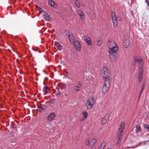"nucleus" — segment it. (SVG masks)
Returning a JSON list of instances; mask_svg holds the SVG:
<instances>
[{
	"instance_id": "obj_7",
	"label": "nucleus",
	"mask_w": 149,
	"mask_h": 149,
	"mask_svg": "<svg viewBox=\"0 0 149 149\" xmlns=\"http://www.w3.org/2000/svg\"><path fill=\"white\" fill-rule=\"evenodd\" d=\"M111 15L112 19V20L113 23V24L114 26H116L117 24V19L119 21H120L121 19H118V18L117 19L115 13L114 12H112L111 13Z\"/></svg>"
},
{
	"instance_id": "obj_10",
	"label": "nucleus",
	"mask_w": 149,
	"mask_h": 149,
	"mask_svg": "<svg viewBox=\"0 0 149 149\" xmlns=\"http://www.w3.org/2000/svg\"><path fill=\"white\" fill-rule=\"evenodd\" d=\"M82 87V84L81 81H78L77 86H74L73 88V90L74 92L79 91L81 89Z\"/></svg>"
},
{
	"instance_id": "obj_12",
	"label": "nucleus",
	"mask_w": 149,
	"mask_h": 149,
	"mask_svg": "<svg viewBox=\"0 0 149 149\" xmlns=\"http://www.w3.org/2000/svg\"><path fill=\"white\" fill-rule=\"evenodd\" d=\"M67 32H68V31L66 30L65 33L66 34V35L68 37L70 40V41L71 42H73L75 40H74V38L72 34L71 33L68 34L67 33H66Z\"/></svg>"
},
{
	"instance_id": "obj_2",
	"label": "nucleus",
	"mask_w": 149,
	"mask_h": 149,
	"mask_svg": "<svg viewBox=\"0 0 149 149\" xmlns=\"http://www.w3.org/2000/svg\"><path fill=\"white\" fill-rule=\"evenodd\" d=\"M101 72L102 77L104 78V80H110L109 71L107 67L105 66L103 67L102 68Z\"/></svg>"
},
{
	"instance_id": "obj_1",
	"label": "nucleus",
	"mask_w": 149,
	"mask_h": 149,
	"mask_svg": "<svg viewBox=\"0 0 149 149\" xmlns=\"http://www.w3.org/2000/svg\"><path fill=\"white\" fill-rule=\"evenodd\" d=\"M107 45L109 49V53L110 59L112 61L116 62L118 58L116 56V52L118 49L117 45L113 40L109 41Z\"/></svg>"
},
{
	"instance_id": "obj_22",
	"label": "nucleus",
	"mask_w": 149,
	"mask_h": 149,
	"mask_svg": "<svg viewBox=\"0 0 149 149\" xmlns=\"http://www.w3.org/2000/svg\"><path fill=\"white\" fill-rule=\"evenodd\" d=\"M97 44L98 46H100L102 44L101 39L100 38H97L96 40Z\"/></svg>"
},
{
	"instance_id": "obj_17",
	"label": "nucleus",
	"mask_w": 149,
	"mask_h": 149,
	"mask_svg": "<svg viewBox=\"0 0 149 149\" xmlns=\"http://www.w3.org/2000/svg\"><path fill=\"white\" fill-rule=\"evenodd\" d=\"M49 4L51 7L53 8H56L58 7L56 3L52 1H49Z\"/></svg>"
},
{
	"instance_id": "obj_32",
	"label": "nucleus",
	"mask_w": 149,
	"mask_h": 149,
	"mask_svg": "<svg viewBox=\"0 0 149 149\" xmlns=\"http://www.w3.org/2000/svg\"><path fill=\"white\" fill-rule=\"evenodd\" d=\"M65 87H66L65 85V84L63 85V86H62V88L63 89H64L65 88Z\"/></svg>"
},
{
	"instance_id": "obj_11",
	"label": "nucleus",
	"mask_w": 149,
	"mask_h": 149,
	"mask_svg": "<svg viewBox=\"0 0 149 149\" xmlns=\"http://www.w3.org/2000/svg\"><path fill=\"white\" fill-rule=\"evenodd\" d=\"M74 47L77 50L79 51L81 49V46L79 41L77 40H75L73 42Z\"/></svg>"
},
{
	"instance_id": "obj_28",
	"label": "nucleus",
	"mask_w": 149,
	"mask_h": 149,
	"mask_svg": "<svg viewBox=\"0 0 149 149\" xmlns=\"http://www.w3.org/2000/svg\"><path fill=\"white\" fill-rule=\"evenodd\" d=\"M145 84H143V85L142 87L141 90V91L140 93V95H141L142 92H143V90L145 88Z\"/></svg>"
},
{
	"instance_id": "obj_9",
	"label": "nucleus",
	"mask_w": 149,
	"mask_h": 149,
	"mask_svg": "<svg viewBox=\"0 0 149 149\" xmlns=\"http://www.w3.org/2000/svg\"><path fill=\"white\" fill-rule=\"evenodd\" d=\"M138 75L137 77L138 81L139 82H141L143 79V69L142 67L140 66L139 69Z\"/></svg>"
},
{
	"instance_id": "obj_25",
	"label": "nucleus",
	"mask_w": 149,
	"mask_h": 149,
	"mask_svg": "<svg viewBox=\"0 0 149 149\" xmlns=\"http://www.w3.org/2000/svg\"><path fill=\"white\" fill-rule=\"evenodd\" d=\"M106 145V143L105 142H102L99 148H101V149H104V148Z\"/></svg>"
},
{
	"instance_id": "obj_27",
	"label": "nucleus",
	"mask_w": 149,
	"mask_h": 149,
	"mask_svg": "<svg viewBox=\"0 0 149 149\" xmlns=\"http://www.w3.org/2000/svg\"><path fill=\"white\" fill-rule=\"evenodd\" d=\"M106 122H107V120H106V119H104L103 118L101 120V123L102 124L104 125L105 123H106Z\"/></svg>"
},
{
	"instance_id": "obj_19",
	"label": "nucleus",
	"mask_w": 149,
	"mask_h": 149,
	"mask_svg": "<svg viewBox=\"0 0 149 149\" xmlns=\"http://www.w3.org/2000/svg\"><path fill=\"white\" fill-rule=\"evenodd\" d=\"M49 88L48 86H45L42 89L43 92L45 94L47 93L49 91Z\"/></svg>"
},
{
	"instance_id": "obj_30",
	"label": "nucleus",
	"mask_w": 149,
	"mask_h": 149,
	"mask_svg": "<svg viewBox=\"0 0 149 149\" xmlns=\"http://www.w3.org/2000/svg\"><path fill=\"white\" fill-rule=\"evenodd\" d=\"M88 113L86 111H84L83 113V114L85 118H86L88 115Z\"/></svg>"
},
{
	"instance_id": "obj_36",
	"label": "nucleus",
	"mask_w": 149,
	"mask_h": 149,
	"mask_svg": "<svg viewBox=\"0 0 149 149\" xmlns=\"http://www.w3.org/2000/svg\"><path fill=\"white\" fill-rule=\"evenodd\" d=\"M98 149H101V148H99Z\"/></svg>"
},
{
	"instance_id": "obj_38",
	"label": "nucleus",
	"mask_w": 149,
	"mask_h": 149,
	"mask_svg": "<svg viewBox=\"0 0 149 149\" xmlns=\"http://www.w3.org/2000/svg\"><path fill=\"white\" fill-rule=\"evenodd\" d=\"M107 149H111L109 148H108Z\"/></svg>"
},
{
	"instance_id": "obj_23",
	"label": "nucleus",
	"mask_w": 149,
	"mask_h": 149,
	"mask_svg": "<svg viewBox=\"0 0 149 149\" xmlns=\"http://www.w3.org/2000/svg\"><path fill=\"white\" fill-rule=\"evenodd\" d=\"M75 3L76 6L78 8H80V1H79L76 0V1L75 2Z\"/></svg>"
},
{
	"instance_id": "obj_33",
	"label": "nucleus",
	"mask_w": 149,
	"mask_h": 149,
	"mask_svg": "<svg viewBox=\"0 0 149 149\" xmlns=\"http://www.w3.org/2000/svg\"><path fill=\"white\" fill-rule=\"evenodd\" d=\"M60 94V92L59 91H58L56 93V94L57 95H59Z\"/></svg>"
},
{
	"instance_id": "obj_15",
	"label": "nucleus",
	"mask_w": 149,
	"mask_h": 149,
	"mask_svg": "<svg viewBox=\"0 0 149 149\" xmlns=\"http://www.w3.org/2000/svg\"><path fill=\"white\" fill-rule=\"evenodd\" d=\"M84 39L88 45H92V44L91 39L89 37L87 36H85L84 37Z\"/></svg>"
},
{
	"instance_id": "obj_39",
	"label": "nucleus",
	"mask_w": 149,
	"mask_h": 149,
	"mask_svg": "<svg viewBox=\"0 0 149 149\" xmlns=\"http://www.w3.org/2000/svg\"><path fill=\"white\" fill-rule=\"evenodd\" d=\"M91 149H92V148H91Z\"/></svg>"
},
{
	"instance_id": "obj_16",
	"label": "nucleus",
	"mask_w": 149,
	"mask_h": 149,
	"mask_svg": "<svg viewBox=\"0 0 149 149\" xmlns=\"http://www.w3.org/2000/svg\"><path fill=\"white\" fill-rule=\"evenodd\" d=\"M55 114L54 113L52 112L50 113L47 117V119L51 121L52 120L55 118Z\"/></svg>"
},
{
	"instance_id": "obj_29",
	"label": "nucleus",
	"mask_w": 149,
	"mask_h": 149,
	"mask_svg": "<svg viewBox=\"0 0 149 149\" xmlns=\"http://www.w3.org/2000/svg\"><path fill=\"white\" fill-rule=\"evenodd\" d=\"M109 117V114H106L104 117V118L105 119H106V120H107V119H108Z\"/></svg>"
},
{
	"instance_id": "obj_34",
	"label": "nucleus",
	"mask_w": 149,
	"mask_h": 149,
	"mask_svg": "<svg viewBox=\"0 0 149 149\" xmlns=\"http://www.w3.org/2000/svg\"><path fill=\"white\" fill-rule=\"evenodd\" d=\"M42 10V9H41V8H40V11H41Z\"/></svg>"
},
{
	"instance_id": "obj_14",
	"label": "nucleus",
	"mask_w": 149,
	"mask_h": 149,
	"mask_svg": "<svg viewBox=\"0 0 149 149\" xmlns=\"http://www.w3.org/2000/svg\"><path fill=\"white\" fill-rule=\"evenodd\" d=\"M44 19L47 21H49L51 19L50 15L46 12H44L43 13Z\"/></svg>"
},
{
	"instance_id": "obj_3",
	"label": "nucleus",
	"mask_w": 149,
	"mask_h": 149,
	"mask_svg": "<svg viewBox=\"0 0 149 149\" xmlns=\"http://www.w3.org/2000/svg\"><path fill=\"white\" fill-rule=\"evenodd\" d=\"M125 125L123 123H121L120 127L119 129L118 132V139L117 141V144H118L120 143V140L122 137V135L124 130V127Z\"/></svg>"
},
{
	"instance_id": "obj_6",
	"label": "nucleus",
	"mask_w": 149,
	"mask_h": 149,
	"mask_svg": "<svg viewBox=\"0 0 149 149\" xmlns=\"http://www.w3.org/2000/svg\"><path fill=\"white\" fill-rule=\"evenodd\" d=\"M94 103V102L93 99L91 97H89L88 99L86 104L87 108L88 109H90L92 107Z\"/></svg>"
},
{
	"instance_id": "obj_26",
	"label": "nucleus",
	"mask_w": 149,
	"mask_h": 149,
	"mask_svg": "<svg viewBox=\"0 0 149 149\" xmlns=\"http://www.w3.org/2000/svg\"><path fill=\"white\" fill-rule=\"evenodd\" d=\"M55 99L54 98H52L49 100V102L51 104H54L55 103Z\"/></svg>"
},
{
	"instance_id": "obj_8",
	"label": "nucleus",
	"mask_w": 149,
	"mask_h": 149,
	"mask_svg": "<svg viewBox=\"0 0 149 149\" xmlns=\"http://www.w3.org/2000/svg\"><path fill=\"white\" fill-rule=\"evenodd\" d=\"M97 141L95 139H92L91 140H86L85 141V144L88 147H92Z\"/></svg>"
},
{
	"instance_id": "obj_13",
	"label": "nucleus",
	"mask_w": 149,
	"mask_h": 149,
	"mask_svg": "<svg viewBox=\"0 0 149 149\" xmlns=\"http://www.w3.org/2000/svg\"><path fill=\"white\" fill-rule=\"evenodd\" d=\"M123 43L124 47L125 48H127L129 45V40L127 39H124Z\"/></svg>"
},
{
	"instance_id": "obj_4",
	"label": "nucleus",
	"mask_w": 149,
	"mask_h": 149,
	"mask_svg": "<svg viewBox=\"0 0 149 149\" xmlns=\"http://www.w3.org/2000/svg\"><path fill=\"white\" fill-rule=\"evenodd\" d=\"M134 61L132 62V64L133 66H134L136 63L141 66L143 65L142 59L140 56H136L134 58Z\"/></svg>"
},
{
	"instance_id": "obj_31",
	"label": "nucleus",
	"mask_w": 149,
	"mask_h": 149,
	"mask_svg": "<svg viewBox=\"0 0 149 149\" xmlns=\"http://www.w3.org/2000/svg\"><path fill=\"white\" fill-rule=\"evenodd\" d=\"M144 127L145 128L148 129L149 131V125L147 124H145L144 125Z\"/></svg>"
},
{
	"instance_id": "obj_5",
	"label": "nucleus",
	"mask_w": 149,
	"mask_h": 149,
	"mask_svg": "<svg viewBox=\"0 0 149 149\" xmlns=\"http://www.w3.org/2000/svg\"><path fill=\"white\" fill-rule=\"evenodd\" d=\"M110 86V80H105L104 84L102 87V91L103 93L105 94L109 90Z\"/></svg>"
},
{
	"instance_id": "obj_18",
	"label": "nucleus",
	"mask_w": 149,
	"mask_h": 149,
	"mask_svg": "<svg viewBox=\"0 0 149 149\" xmlns=\"http://www.w3.org/2000/svg\"><path fill=\"white\" fill-rule=\"evenodd\" d=\"M45 108V106L43 104H41L40 106H38V110L40 112H42Z\"/></svg>"
},
{
	"instance_id": "obj_21",
	"label": "nucleus",
	"mask_w": 149,
	"mask_h": 149,
	"mask_svg": "<svg viewBox=\"0 0 149 149\" xmlns=\"http://www.w3.org/2000/svg\"><path fill=\"white\" fill-rule=\"evenodd\" d=\"M55 45L59 50H61L62 49V46L59 43H55Z\"/></svg>"
},
{
	"instance_id": "obj_35",
	"label": "nucleus",
	"mask_w": 149,
	"mask_h": 149,
	"mask_svg": "<svg viewBox=\"0 0 149 149\" xmlns=\"http://www.w3.org/2000/svg\"><path fill=\"white\" fill-rule=\"evenodd\" d=\"M33 50L35 51H37V49H34Z\"/></svg>"
},
{
	"instance_id": "obj_20",
	"label": "nucleus",
	"mask_w": 149,
	"mask_h": 149,
	"mask_svg": "<svg viewBox=\"0 0 149 149\" xmlns=\"http://www.w3.org/2000/svg\"><path fill=\"white\" fill-rule=\"evenodd\" d=\"M135 131L137 133H139L141 132V128L139 125H136L135 127Z\"/></svg>"
},
{
	"instance_id": "obj_37",
	"label": "nucleus",
	"mask_w": 149,
	"mask_h": 149,
	"mask_svg": "<svg viewBox=\"0 0 149 149\" xmlns=\"http://www.w3.org/2000/svg\"><path fill=\"white\" fill-rule=\"evenodd\" d=\"M43 72H45V71L44 70H43Z\"/></svg>"
},
{
	"instance_id": "obj_24",
	"label": "nucleus",
	"mask_w": 149,
	"mask_h": 149,
	"mask_svg": "<svg viewBox=\"0 0 149 149\" xmlns=\"http://www.w3.org/2000/svg\"><path fill=\"white\" fill-rule=\"evenodd\" d=\"M78 14L80 16V18L81 19H84V16H83L84 13L82 11H79L78 12Z\"/></svg>"
}]
</instances>
